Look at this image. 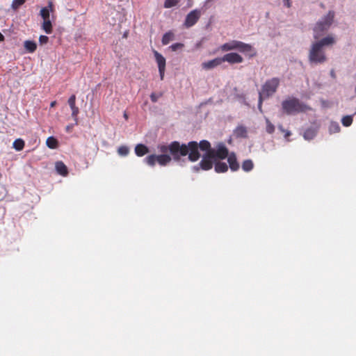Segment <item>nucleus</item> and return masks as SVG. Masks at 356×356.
<instances>
[{
	"label": "nucleus",
	"instance_id": "nucleus-42",
	"mask_svg": "<svg viewBox=\"0 0 356 356\" xmlns=\"http://www.w3.org/2000/svg\"><path fill=\"white\" fill-rule=\"evenodd\" d=\"M5 39L3 35L0 32V42L3 41Z\"/></svg>",
	"mask_w": 356,
	"mask_h": 356
},
{
	"label": "nucleus",
	"instance_id": "nucleus-46",
	"mask_svg": "<svg viewBox=\"0 0 356 356\" xmlns=\"http://www.w3.org/2000/svg\"><path fill=\"white\" fill-rule=\"evenodd\" d=\"M356 114V112L354 113V115Z\"/></svg>",
	"mask_w": 356,
	"mask_h": 356
},
{
	"label": "nucleus",
	"instance_id": "nucleus-23",
	"mask_svg": "<svg viewBox=\"0 0 356 356\" xmlns=\"http://www.w3.org/2000/svg\"><path fill=\"white\" fill-rule=\"evenodd\" d=\"M254 168V163L252 160H245L242 163V169L245 172H250Z\"/></svg>",
	"mask_w": 356,
	"mask_h": 356
},
{
	"label": "nucleus",
	"instance_id": "nucleus-24",
	"mask_svg": "<svg viewBox=\"0 0 356 356\" xmlns=\"http://www.w3.org/2000/svg\"><path fill=\"white\" fill-rule=\"evenodd\" d=\"M235 134L238 137L245 138L247 136V129L243 126H238L235 130Z\"/></svg>",
	"mask_w": 356,
	"mask_h": 356
},
{
	"label": "nucleus",
	"instance_id": "nucleus-25",
	"mask_svg": "<svg viewBox=\"0 0 356 356\" xmlns=\"http://www.w3.org/2000/svg\"><path fill=\"white\" fill-rule=\"evenodd\" d=\"M42 29L47 34H50L52 32V24L50 19L44 20L42 24Z\"/></svg>",
	"mask_w": 356,
	"mask_h": 356
},
{
	"label": "nucleus",
	"instance_id": "nucleus-29",
	"mask_svg": "<svg viewBox=\"0 0 356 356\" xmlns=\"http://www.w3.org/2000/svg\"><path fill=\"white\" fill-rule=\"evenodd\" d=\"M157 155L151 154L145 159V162L150 166H154L156 162Z\"/></svg>",
	"mask_w": 356,
	"mask_h": 356
},
{
	"label": "nucleus",
	"instance_id": "nucleus-32",
	"mask_svg": "<svg viewBox=\"0 0 356 356\" xmlns=\"http://www.w3.org/2000/svg\"><path fill=\"white\" fill-rule=\"evenodd\" d=\"M266 131L268 134H273L275 131V126L270 122L268 119H266Z\"/></svg>",
	"mask_w": 356,
	"mask_h": 356
},
{
	"label": "nucleus",
	"instance_id": "nucleus-20",
	"mask_svg": "<svg viewBox=\"0 0 356 356\" xmlns=\"http://www.w3.org/2000/svg\"><path fill=\"white\" fill-rule=\"evenodd\" d=\"M198 149H200L202 151H205L206 152H209L213 148L211 147V144L208 140H202L198 144Z\"/></svg>",
	"mask_w": 356,
	"mask_h": 356
},
{
	"label": "nucleus",
	"instance_id": "nucleus-22",
	"mask_svg": "<svg viewBox=\"0 0 356 356\" xmlns=\"http://www.w3.org/2000/svg\"><path fill=\"white\" fill-rule=\"evenodd\" d=\"M25 145L24 141L21 138L16 139L13 144V148L17 151H21L24 149Z\"/></svg>",
	"mask_w": 356,
	"mask_h": 356
},
{
	"label": "nucleus",
	"instance_id": "nucleus-30",
	"mask_svg": "<svg viewBox=\"0 0 356 356\" xmlns=\"http://www.w3.org/2000/svg\"><path fill=\"white\" fill-rule=\"evenodd\" d=\"M129 152V149L128 147H127L125 145H122V146L119 147V148L118 149V153L119 154V155L122 156H125L128 155Z\"/></svg>",
	"mask_w": 356,
	"mask_h": 356
},
{
	"label": "nucleus",
	"instance_id": "nucleus-14",
	"mask_svg": "<svg viewBox=\"0 0 356 356\" xmlns=\"http://www.w3.org/2000/svg\"><path fill=\"white\" fill-rule=\"evenodd\" d=\"M227 157V161L230 169L232 171H237L239 169V164L237 161L236 154L234 153H231Z\"/></svg>",
	"mask_w": 356,
	"mask_h": 356
},
{
	"label": "nucleus",
	"instance_id": "nucleus-5",
	"mask_svg": "<svg viewBox=\"0 0 356 356\" xmlns=\"http://www.w3.org/2000/svg\"><path fill=\"white\" fill-rule=\"evenodd\" d=\"M282 108L284 112L287 115L304 112L309 108L307 106L301 103L298 99L295 97L289 98L283 101Z\"/></svg>",
	"mask_w": 356,
	"mask_h": 356
},
{
	"label": "nucleus",
	"instance_id": "nucleus-28",
	"mask_svg": "<svg viewBox=\"0 0 356 356\" xmlns=\"http://www.w3.org/2000/svg\"><path fill=\"white\" fill-rule=\"evenodd\" d=\"M353 115H345L341 119V123L344 127H349L353 123Z\"/></svg>",
	"mask_w": 356,
	"mask_h": 356
},
{
	"label": "nucleus",
	"instance_id": "nucleus-40",
	"mask_svg": "<svg viewBox=\"0 0 356 356\" xmlns=\"http://www.w3.org/2000/svg\"><path fill=\"white\" fill-rule=\"evenodd\" d=\"M284 5L286 6L288 8L291 6V2L290 0H284Z\"/></svg>",
	"mask_w": 356,
	"mask_h": 356
},
{
	"label": "nucleus",
	"instance_id": "nucleus-21",
	"mask_svg": "<svg viewBox=\"0 0 356 356\" xmlns=\"http://www.w3.org/2000/svg\"><path fill=\"white\" fill-rule=\"evenodd\" d=\"M173 39L174 33L172 31H168L163 35L161 42L163 45H166Z\"/></svg>",
	"mask_w": 356,
	"mask_h": 356
},
{
	"label": "nucleus",
	"instance_id": "nucleus-38",
	"mask_svg": "<svg viewBox=\"0 0 356 356\" xmlns=\"http://www.w3.org/2000/svg\"><path fill=\"white\" fill-rule=\"evenodd\" d=\"M182 47H184V44L182 43H179V42H177V43H175V44H172L170 48L172 49V51H175L179 49H181Z\"/></svg>",
	"mask_w": 356,
	"mask_h": 356
},
{
	"label": "nucleus",
	"instance_id": "nucleus-11",
	"mask_svg": "<svg viewBox=\"0 0 356 356\" xmlns=\"http://www.w3.org/2000/svg\"><path fill=\"white\" fill-rule=\"evenodd\" d=\"M222 63L227 62L229 64L241 63L243 61V57L237 53H228L222 57Z\"/></svg>",
	"mask_w": 356,
	"mask_h": 356
},
{
	"label": "nucleus",
	"instance_id": "nucleus-16",
	"mask_svg": "<svg viewBox=\"0 0 356 356\" xmlns=\"http://www.w3.org/2000/svg\"><path fill=\"white\" fill-rule=\"evenodd\" d=\"M56 170L58 174L65 177L68 175V170L63 161H57L55 164Z\"/></svg>",
	"mask_w": 356,
	"mask_h": 356
},
{
	"label": "nucleus",
	"instance_id": "nucleus-45",
	"mask_svg": "<svg viewBox=\"0 0 356 356\" xmlns=\"http://www.w3.org/2000/svg\"><path fill=\"white\" fill-rule=\"evenodd\" d=\"M124 118L127 120L128 119V115L127 114V113H124Z\"/></svg>",
	"mask_w": 356,
	"mask_h": 356
},
{
	"label": "nucleus",
	"instance_id": "nucleus-31",
	"mask_svg": "<svg viewBox=\"0 0 356 356\" xmlns=\"http://www.w3.org/2000/svg\"><path fill=\"white\" fill-rule=\"evenodd\" d=\"M180 0H165L164 2V8H170L175 6Z\"/></svg>",
	"mask_w": 356,
	"mask_h": 356
},
{
	"label": "nucleus",
	"instance_id": "nucleus-6",
	"mask_svg": "<svg viewBox=\"0 0 356 356\" xmlns=\"http://www.w3.org/2000/svg\"><path fill=\"white\" fill-rule=\"evenodd\" d=\"M280 85V79L278 78H273L266 81L262 86L261 91L259 95V108H261L263 99L268 98L273 95L277 90Z\"/></svg>",
	"mask_w": 356,
	"mask_h": 356
},
{
	"label": "nucleus",
	"instance_id": "nucleus-36",
	"mask_svg": "<svg viewBox=\"0 0 356 356\" xmlns=\"http://www.w3.org/2000/svg\"><path fill=\"white\" fill-rule=\"evenodd\" d=\"M67 102L70 108L76 106V95H72L68 99Z\"/></svg>",
	"mask_w": 356,
	"mask_h": 356
},
{
	"label": "nucleus",
	"instance_id": "nucleus-17",
	"mask_svg": "<svg viewBox=\"0 0 356 356\" xmlns=\"http://www.w3.org/2000/svg\"><path fill=\"white\" fill-rule=\"evenodd\" d=\"M149 152L148 147L143 144H138L135 147V153L138 156H143Z\"/></svg>",
	"mask_w": 356,
	"mask_h": 356
},
{
	"label": "nucleus",
	"instance_id": "nucleus-4",
	"mask_svg": "<svg viewBox=\"0 0 356 356\" xmlns=\"http://www.w3.org/2000/svg\"><path fill=\"white\" fill-rule=\"evenodd\" d=\"M334 17V13L329 11L328 13L319 20L314 27V38L317 40L320 38L331 26Z\"/></svg>",
	"mask_w": 356,
	"mask_h": 356
},
{
	"label": "nucleus",
	"instance_id": "nucleus-12",
	"mask_svg": "<svg viewBox=\"0 0 356 356\" xmlns=\"http://www.w3.org/2000/svg\"><path fill=\"white\" fill-rule=\"evenodd\" d=\"M222 63V57L215 58L214 59L204 62L202 63V67L204 70H212Z\"/></svg>",
	"mask_w": 356,
	"mask_h": 356
},
{
	"label": "nucleus",
	"instance_id": "nucleus-39",
	"mask_svg": "<svg viewBox=\"0 0 356 356\" xmlns=\"http://www.w3.org/2000/svg\"><path fill=\"white\" fill-rule=\"evenodd\" d=\"M49 41V38L46 35H40L39 38V42L41 44H47Z\"/></svg>",
	"mask_w": 356,
	"mask_h": 356
},
{
	"label": "nucleus",
	"instance_id": "nucleus-19",
	"mask_svg": "<svg viewBox=\"0 0 356 356\" xmlns=\"http://www.w3.org/2000/svg\"><path fill=\"white\" fill-rule=\"evenodd\" d=\"M228 170V166L225 163L218 161L215 163V171L218 173L225 172Z\"/></svg>",
	"mask_w": 356,
	"mask_h": 356
},
{
	"label": "nucleus",
	"instance_id": "nucleus-9",
	"mask_svg": "<svg viewBox=\"0 0 356 356\" xmlns=\"http://www.w3.org/2000/svg\"><path fill=\"white\" fill-rule=\"evenodd\" d=\"M201 15V11L198 9H195L191 11L186 17L184 26L187 28L193 26L199 20Z\"/></svg>",
	"mask_w": 356,
	"mask_h": 356
},
{
	"label": "nucleus",
	"instance_id": "nucleus-2",
	"mask_svg": "<svg viewBox=\"0 0 356 356\" xmlns=\"http://www.w3.org/2000/svg\"><path fill=\"white\" fill-rule=\"evenodd\" d=\"M335 38L329 35L320 40L314 42L309 51V61L310 63L322 64L327 60V56L323 47L325 46H332L335 43Z\"/></svg>",
	"mask_w": 356,
	"mask_h": 356
},
{
	"label": "nucleus",
	"instance_id": "nucleus-13",
	"mask_svg": "<svg viewBox=\"0 0 356 356\" xmlns=\"http://www.w3.org/2000/svg\"><path fill=\"white\" fill-rule=\"evenodd\" d=\"M161 154L157 155L156 162L159 165L165 166V165H168L172 161V156L170 154H167L168 152H165V153L161 152Z\"/></svg>",
	"mask_w": 356,
	"mask_h": 356
},
{
	"label": "nucleus",
	"instance_id": "nucleus-27",
	"mask_svg": "<svg viewBox=\"0 0 356 356\" xmlns=\"http://www.w3.org/2000/svg\"><path fill=\"white\" fill-rule=\"evenodd\" d=\"M341 130L339 124L336 122H332L329 126V131L331 134L339 132Z\"/></svg>",
	"mask_w": 356,
	"mask_h": 356
},
{
	"label": "nucleus",
	"instance_id": "nucleus-1",
	"mask_svg": "<svg viewBox=\"0 0 356 356\" xmlns=\"http://www.w3.org/2000/svg\"><path fill=\"white\" fill-rule=\"evenodd\" d=\"M158 149L160 152H169L175 161H179L181 156L188 155V160L195 162L200 158L198 149V143L196 141H191L187 145L180 144L178 141H173L168 145H159Z\"/></svg>",
	"mask_w": 356,
	"mask_h": 356
},
{
	"label": "nucleus",
	"instance_id": "nucleus-41",
	"mask_svg": "<svg viewBox=\"0 0 356 356\" xmlns=\"http://www.w3.org/2000/svg\"><path fill=\"white\" fill-rule=\"evenodd\" d=\"M284 133V136L286 138H288L291 135V132L287 130H286Z\"/></svg>",
	"mask_w": 356,
	"mask_h": 356
},
{
	"label": "nucleus",
	"instance_id": "nucleus-15",
	"mask_svg": "<svg viewBox=\"0 0 356 356\" xmlns=\"http://www.w3.org/2000/svg\"><path fill=\"white\" fill-rule=\"evenodd\" d=\"M54 5L51 1L48 2V6L47 7H44L40 10V15L42 17L43 20L49 19V13L50 12L54 11Z\"/></svg>",
	"mask_w": 356,
	"mask_h": 356
},
{
	"label": "nucleus",
	"instance_id": "nucleus-3",
	"mask_svg": "<svg viewBox=\"0 0 356 356\" xmlns=\"http://www.w3.org/2000/svg\"><path fill=\"white\" fill-rule=\"evenodd\" d=\"M220 49L222 51L238 50L241 53L247 54L250 58L254 57L257 54L256 51L252 45L238 40H231L226 42L222 44Z\"/></svg>",
	"mask_w": 356,
	"mask_h": 356
},
{
	"label": "nucleus",
	"instance_id": "nucleus-43",
	"mask_svg": "<svg viewBox=\"0 0 356 356\" xmlns=\"http://www.w3.org/2000/svg\"><path fill=\"white\" fill-rule=\"evenodd\" d=\"M56 104V101H54L52 102L51 104H50V106L51 107H54Z\"/></svg>",
	"mask_w": 356,
	"mask_h": 356
},
{
	"label": "nucleus",
	"instance_id": "nucleus-7",
	"mask_svg": "<svg viewBox=\"0 0 356 356\" xmlns=\"http://www.w3.org/2000/svg\"><path fill=\"white\" fill-rule=\"evenodd\" d=\"M216 160L211 155L209 152H206L201 160V161L196 165L193 167L194 172H198L200 169L203 170H209L213 168V163Z\"/></svg>",
	"mask_w": 356,
	"mask_h": 356
},
{
	"label": "nucleus",
	"instance_id": "nucleus-33",
	"mask_svg": "<svg viewBox=\"0 0 356 356\" xmlns=\"http://www.w3.org/2000/svg\"><path fill=\"white\" fill-rule=\"evenodd\" d=\"M315 136V132L312 129H307L305 134L304 137L305 139L310 140L312 139Z\"/></svg>",
	"mask_w": 356,
	"mask_h": 356
},
{
	"label": "nucleus",
	"instance_id": "nucleus-37",
	"mask_svg": "<svg viewBox=\"0 0 356 356\" xmlns=\"http://www.w3.org/2000/svg\"><path fill=\"white\" fill-rule=\"evenodd\" d=\"M162 96V93L156 94L155 92H152L150 95L151 101L154 103L156 102L158 99Z\"/></svg>",
	"mask_w": 356,
	"mask_h": 356
},
{
	"label": "nucleus",
	"instance_id": "nucleus-34",
	"mask_svg": "<svg viewBox=\"0 0 356 356\" xmlns=\"http://www.w3.org/2000/svg\"><path fill=\"white\" fill-rule=\"evenodd\" d=\"M26 0H13L12 3V8L13 9H17L22 4L26 2Z\"/></svg>",
	"mask_w": 356,
	"mask_h": 356
},
{
	"label": "nucleus",
	"instance_id": "nucleus-26",
	"mask_svg": "<svg viewBox=\"0 0 356 356\" xmlns=\"http://www.w3.org/2000/svg\"><path fill=\"white\" fill-rule=\"evenodd\" d=\"M46 144L51 149H56L58 147V140L53 136H50L47 139Z\"/></svg>",
	"mask_w": 356,
	"mask_h": 356
},
{
	"label": "nucleus",
	"instance_id": "nucleus-10",
	"mask_svg": "<svg viewBox=\"0 0 356 356\" xmlns=\"http://www.w3.org/2000/svg\"><path fill=\"white\" fill-rule=\"evenodd\" d=\"M154 55L158 65L161 79L163 80L165 70V58L157 51H154Z\"/></svg>",
	"mask_w": 356,
	"mask_h": 356
},
{
	"label": "nucleus",
	"instance_id": "nucleus-35",
	"mask_svg": "<svg viewBox=\"0 0 356 356\" xmlns=\"http://www.w3.org/2000/svg\"><path fill=\"white\" fill-rule=\"evenodd\" d=\"M70 108L72 110V117L74 118V120H75L76 123H77V116H78V114L79 113V108L76 106H74V107H72Z\"/></svg>",
	"mask_w": 356,
	"mask_h": 356
},
{
	"label": "nucleus",
	"instance_id": "nucleus-8",
	"mask_svg": "<svg viewBox=\"0 0 356 356\" xmlns=\"http://www.w3.org/2000/svg\"><path fill=\"white\" fill-rule=\"evenodd\" d=\"M209 152L215 160L225 159L229 155L228 149L222 143L219 144L216 149H211Z\"/></svg>",
	"mask_w": 356,
	"mask_h": 356
},
{
	"label": "nucleus",
	"instance_id": "nucleus-44",
	"mask_svg": "<svg viewBox=\"0 0 356 356\" xmlns=\"http://www.w3.org/2000/svg\"><path fill=\"white\" fill-rule=\"evenodd\" d=\"M279 129L281 130V131L284 132L286 130L283 129L282 126H279Z\"/></svg>",
	"mask_w": 356,
	"mask_h": 356
},
{
	"label": "nucleus",
	"instance_id": "nucleus-18",
	"mask_svg": "<svg viewBox=\"0 0 356 356\" xmlns=\"http://www.w3.org/2000/svg\"><path fill=\"white\" fill-rule=\"evenodd\" d=\"M24 47L29 53H33L37 49L36 43L32 40H26Z\"/></svg>",
	"mask_w": 356,
	"mask_h": 356
}]
</instances>
